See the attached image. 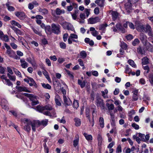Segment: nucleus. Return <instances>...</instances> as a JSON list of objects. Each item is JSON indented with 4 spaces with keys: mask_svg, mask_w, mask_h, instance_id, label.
<instances>
[{
    "mask_svg": "<svg viewBox=\"0 0 153 153\" xmlns=\"http://www.w3.org/2000/svg\"><path fill=\"white\" fill-rule=\"evenodd\" d=\"M48 120L45 119L41 121L39 120L31 121L27 118H24L22 120V122L24 124V129L29 132L31 129L30 126L32 127V129L33 131H35L36 127H38L40 125L43 126H46L48 123Z\"/></svg>",
    "mask_w": 153,
    "mask_h": 153,
    "instance_id": "nucleus-1",
    "label": "nucleus"
},
{
    "mask_svg": "<svg viewBox=\"0 0 153 153\" xmlns=\"http://www.w3.org/2000/svg\"><path fill=\"white\" fill-rule=\"evenodd\" d=\"M36 109L38 111L43 113L44 114L51 116H52L51 112L47 111H51L53 110L52 106L51 105H48L45 106H41L40 105H37L36 107Z\"/></svg>",
    "mask_w": 153,
    "mask_h": 153,
    "instance_id": "nucleus-2",
    "label": "nucleus"
},
{
    "mask_svg": "<svg viewBox=\"0 0 153 153\" xmlns=\"http://www.w3.org/2000/svg\"><path fill=\"white\" fill-rule=\"evenodd\" d=\"M25 96L28 97L30 100L32 102L31 104L32 105H35L39 103V102L37 99L36 96L32 94L27 93H24Z\"/></svg>",
    "mask_w": 153,
    "mask_h": 153,
    "instance_id": "nucleus-3",
    "label": "nucleus"
},
{
    "mask_svg": "<svg viewBox=\"0 0 153 153\" xmlns=\"http://www.w3.org/2000/svg\"><path fill=\"white\" fill-rule=\"evenodd\" d=\"M95 104L97 107H99L101 110H103L105 108L103 100L98 96L96 97Z\"/></svg>",
    "mask_w": 153,
    "mask_h": 153,
    "instance_id": "nucleus-4",
    "label": "nucleus"
},
{
    "mask_svg": "<svg viewBox=\"0 0 153 153\" xmlns=\"http://www.w3.org/2000/svg\"><path fill=\"white\" fill-rule=\"evenodd\" d=\"M144 137L145 134L140 133H137L133 135L132 137L134 140H135L138 143H140L141 140H144Z\"/></svg>",
    "mask_w": 153,
    "mask_h": 153,
    "instance_id": "nucleus-5",
    "label": "nucleus"
},
{
    "mask_svg": "<svg viewBox=\"0 0 153 153\" xmlns=\"http://www.w3.org/2000/svg\"><path fill=\"white\" fill-rule=\"evenodd\" d=\"M53 32L55 34H59L60 33V26L59 25L53 23L51 25Z\"/></svg>",
    "mask_w": 153,
    "mask_h": 153,
    "instance_id": "nucleus-6",
    "label": "nucleus"
},
{
    "mask_svg": "<svg viewBox=\"0 0 153 153\" xmlns=\"http://www.w3.org/2000/svg\"><path fill=\"white\" fill-rule=\"evenodd\" d=\"M140 31L141 32H143L146 33V32L150 31L151 30H152L150 26L148 25H146V27L144 25H140Z\"/></svg>",
    "mask_w": 153,
    "mask_h": 153,
    "instance_id": "nucleus-7",
    "label": "nucleus"
},
{
    "mask_svg": "<svg viewBox=\"0 0 153 153\" xmlns=\"http://www.w3.org/2000/svg\"><path fill=\"white\" fill-rule=\"evenodd\" d=\"M100 20V19L98 17H91L88 19V24H93L99 22Z\"/></svg>",
    "mask_w": 153,
    "mask_h": 153,
    "instance_id": "nucleus-8",
    "label": "nucleus"
},
{
    "mask_svg": "<svg viewBox=\"0 0 153 153\" xmlns=\"http://www.w3.org/2000/svg\"><path fill=\"white\" fill-rule=\"evenodd\" d=\"M15 14L21 20H24L27 17L25 13L22 12H16L15 13Z\"/></svg>",
    "mask_w": 153,
    "mask_h": 153,
    "instance_id": "nucleus-9",
    "label": "nucleus"
},
{
    "mask_svg": "<svg viewBox=\"0 0 153 153\" xmlns=\"http://www.w3.org/2000/svg\"><path fill=\"white\" fill-rule=\"evenodd\" d=\"M62 25L63 27L65 29L72 30L73 29V26L67 22H64L62 23Z\"/></svg>",
    "mask_w": 153,
    "mask_h": 153,
    "instance_id": "nucleus-10",
    "label": "nucleus"
},
{
    "mask_svg": "<svg viewBox=\"0 0 153 153\" xmlns=\"http://www.w3.org/2000/svg\"><path fill=\"white\" fill-rule=\"evenodd\" d=\"M1 106L4 110H7L8 108V104L7 101L5 99H3L1 102Z\"/></svg>",
    "mask_w": 153,
    "mask_h": 153,
    "instance_id": "nucleus-11",
    "label": "nucleus"
},
{
    "mask_svg": "<svg viewBox=\"0 0 153 153\" xmlns=\"http://www.w3.org/2000/svg\"><path fill=\"white\" fill-rule=\"evenodd\" d=\"M138 89H134L133 91V94L132 96L133 101H136L138 100L139 98V96L138 95Z\"/></svg>",
    "mask_w": 153,
    "mask_h": 153,
    "instance_id": "nucleus-12",
    "label": "nucleus"
},
{
    "mask_svg": "<svg viewBox=\"0 0 153 153\" xmlns=\"http://www.w3.org/2000/svg\"><path fill=\"white\" fill-rule=\"evenodd\" d=\"M63 98L64 104L65 106L71 105L72 104V102L69 98L64 96Z\"/></svg>",
    "mask_w": 153,
    "mask_h": 153,
    "instance_id": "nucleus-13",
    "label": "nucleus"
},
{
    "mask_svg": "<svg viewBox=\"0 0 153 153\" xmlns=\"http://www.w3.org/2000/svg\"><path fill=\"white\" fill-rule=\"evenodd\" d=\"M73 38L77 39L78 38V36L77 35L74 33H71L68 39V43L69 44H71L72 43V39Z\"/></svg>",
    "mask_w": 153,
    "mask_h": 153,
    "instance_id": "nucleus-14",
    "label": "nucleus"
},
{
    "mask_svg": "<svg viewBox=\"0 0 153 153\" xmlns=\"http://www.w3.org/2000/svg\"><path fill=\"white\" fill-rule=\"evenodd\" d=\"M125 7L127 11L132 9V4L130 0H128L125 4Z\"/></svg>",
    "mask_w": 153,
    "mask_h": 153,
    "instance_id": "nucleus-15",
    "label": "nucleus"
},
{
    "mask_svg": "<svg viewBox=\"0 0 153 153\" xmlns=\"http://www.w3.org/2000/svg\"><path fill=\"white\" fill-rule=\"evenodd\" d=\"M10 5L11 2L8 1V0L7 2L5 4L8 10L10 12L14 11L15 10V8L13 6H10Z\"/></svg>",
    "mask_w": 153,
    "mask_h": 153,
    "instance_id": "nucleus-16",
    "label": "nucleus"
},
{
    "mask_svg": "<svg viewBox=\"0 0 153 153\" xmlns=\"http://www.w3.org/2000/svg\"><path fill=\"white\" fill-rule=\"evenodd\" d=\"M21 66L24 68H25L28 66V63L25 61L24 59H21L20 60Z\"/></svg>",
    "mask_w": 153,
    "mask_h": 153,
    "instance_id": "nucleus-17",
    "label": "nucleus"
},
{
    "mask_svg": "<svg viewBox=\"0 0 153 153\" xmlns=\"http://www.w3.org/2000/svg\"><path fill=\"white\" fill-rule=\"evenodd\" d=\"M10 27L14 31L17 35H22L23 33L19 29L13 26H11Z\"/></svg>",
    "mask_w": 153,
    "mask_h": 153,
    "instance_id": "nucleus-18",
    "label": "nucleus"
},
{
    "mask_svg": "<svg viewBox=\"0 0 153 153\" xmlns=\"http://www.w3.org/2000/svg\"><path fill=\"white\" fill-rule=\"evenodd\" d=\"M146 49L149 51L153 52V45L148 42H146Z\"/></svg>",
    "mask_w": 153,
    "mask_h": 153,
    "instance_id": "nucleus-19",
    "label": "nucleus"
},
{
    "mask_svg": "<svg viewBox=\"0 0 153 153\" xmlns=\"http://www.w3.org/2000/svg\"><path fill=\"white\" fill-rule=\"evenodd\" d=\"M95 2L100 7H103L105 4V0H96Z\"/></svg>",
    "mask_w": 153,
    "mask_h": 153,
    "instance_id": "nucleus-20",
    "label": "nucleus"
},
{
    "mask_svg": "<svg viewBox=\"0 0 153 153\" xmlns=\"http://www.w3.org/2000/svg\"><path fill=\"white\" fill-rule=\"evenodd\" d=\"M116 26L117 29L121 31L122 33H124L125 32V29L122 27V25L120 23L117 24Z\"/></svg>",
    "mask_w": 153,
    "mask_h": 153,
    "instance_id": "nucleus-21",
    "label": "nucleus"
},
{
    "mask_svg": "<svg viewBox=\"0 0 153 153\" xmlns=\"http://www.w3.org/2000/svg\"><path fill=\"white\" fill-rule=\"evenodd\" d=\"M16 88L19 91H25L26 92H30L27 88L25 87L16 86Z\"/></svg>",
    "mask_w": 153,
    "mask_h": 153,
    "instance_id": "nucleus-22",
    "label": "nucleus"
},
{
    "mask_svg": "<svg viewBox=\"0 0 153 153\" xmlns=\"http://www.w3.org/2000/svg\"><path fill=\"white\" fill-rule=\"evenodd\" d=\"M140 39L143 43L146 42L147 41V37L143 33H141L140 37Z\"/></svg>",
    "mask_w": 153,
    "mask_h": 153,
    "instance_id": "nucleus-23",
    "label": "nucleus"
},
{
    "mask_svg": "<svg viewBox=\"0 0 153 153\" xmlns=\"http://www.w3.org/2000/svg\"><path fill=\"white\" fill-rule=\"evenodd\" d=\"M60 98L59 96L58 95H56L55 98V100L56 104L59 106H60L61 105V104L60 102Z\"/></svg>",
    "mask_w": 153,
    "mask_h": 153,
    "instance_id": "nucleus-24",
    "label": "nucleus"
},
{
    "mask_svg": "<svg viewBox=\"0 0 153 153\" xmlns=\"http://www.w3.org/2000/svg\"><path fill=\"white\" fill-rule=\"evenodd\" d=\"M78 84L80 85V87L82 88L85 86L86 82L85 80L82 81V80L80 79L78 80Z\"/></svg>",
    "mask_w": 153,
    "mask_h": 153,
    "instance_id": "nucleus-25",
    "label": "nucleus"
},
{
    "mask_svg": "<svg viewBox=\"0 0 153 153\" xmlns=\"http://www.w3.org/2000/svg\"><path fill=\"white\" fill-rule=\"evenodd\" d=\"M29 85L31 86H33L36 88L37 87V84L35 82L33 79L31 78H29Z\"/></svg>",
    "mask_w": 153,
    "mask_h": 153,
    "instance_id": "nucleus-26",
    "label": "nucleus"
},
{
    "mask_svg": "<svg viewBox=\"0 0 153 153\" xmlns=\"http://www.w3.org/2000/svg\"><path fill=\"white\" fill-rule=\"evenodd\" d=\"M79 141V137L78 135H76L75 140L73 141V145L76 147L78 144Z\"/></svg>",
    "mask_w": 153,
    "mask_h": 153,
    "instance_id": "nucleus-27",
    "label": "nucleus"
},
{
    "mask_svg": "<svg viewBox=\"0 0 153 153\" xmlns=\"http://www.w3.org/2000/svg\"><path fill=\"white\" fill-rule=\"evenodd\" d=\"M15 53V52L12 50H7L6 53L10 57H12Z\"/></svg>",
    "mask_w": 153,
    "mask_h": 153,
    "instance_id": "nucleus-28",
    "label": "nucleus"
},
{
    "mask_svg": "<svg viewBox=\"0 0 153 153\" xmlns=\"http://www.w3.org/2000/svg\"><path fill=\"white\" fill-rule=\"evenodd\" d=\"M83 134L84 136L85 137V139L88 141H89L92 140V136L91 135L85 133H83Z\"/></svg>",
    "mask_w": 153,
    "mask_h": 153,
    "instance_id": "nucleus-29",
    "label": "nucleus"
},
{
    "mask_svg": "<svg viewBox=\"0 0 153 153\" xmlns=\"http://www.w3.org/2000/svg\"><path fill=\"white\" fill-rule=\"evenodd\" d=\"M99 123L100 127L103 128L104 126V120L102 117H100L99 119Z\"/></svg>",
    "mask_w": 153,
    "mask_h": 153,
    "instance_id": "nucleus-30",
    "label": "nucleus"
},
{
    "mask_svg": "<svg viewBox=\"0 0 153 153\" xmlns=\"http://www.w3.org/2000/svg\"><path fill=\"white\" fill-rule=\"evenodd\" d=\"M74 121L75 122V125L76 126H79L81 125V122L80 119L75 118L74 119Z\"/></svg>",
    "mask_w": 153,
    "mask_h": 153,
    "instance_id": "nucleus-31",
    "label": "nucleus"
},
{
    "mask_svg": "<svg viewBox=\"0 0 153 153\" xmlns=\"http://www.w3.org/2000/svg\"><path fill=\"white\" fill-rule=\"evenodd\" d=\"M111 14L113 20L114 21L115 20L118 16V13L115 11H112Z\"/></svg>",
    "mask_w": 153,
    "mask_h": 153,
    "instance_id": "nucleus-32",
    "label": "nucleus"
},
{
    "mask_svg": "<svg viewBox=\"0 0 153 153\" xmlns=\"http://www.w3.org/2000/svg\"><path fill=\"white\" fill-rule=\"evenodd\" d=\"M39 11L42 13V15H45L48 13V10L46 9L40 8L39 10Z\"/></svg>",
    "mask_w": 153,
    "mask_h": 153,
    "instance_id": "nucleus-33",
    "label": "nucleus"
},
{
    "mask_svg": "<svg viewBox=\"0 0 153 153\" xmlns=\"http://www.w3.org/2000/svg\"><path fill=\"white\" fill-rule=\"evenodd\" d=\"M106 105L109 111L113 110L114 108V105L113 104H109L108 103H106Z\"/></svg>",
    "mask_w": 153,
    "mask_h": 153,
    "instance_id": "nucleus-34",
    "label": "nucleus"
},
{
    "mask_svg": "<svg viewBox=\"0 0 153 153\" xmlns=\"http://www.w3.org/2000/svg\"><path fill=\"white\" fill-rule=\"evenodd\" d=\"M31 28L33 30L34 32L36 34L41 36H42V34L37 29H36L33 27H31Z\"/></svg>",
    "mask_w": 153,
    "mask_h": 153,
    "instance_id": "nucleus-35",
    "label": "nucleus"
},
{
    "mask_svg": "<svg viewBox=\"0 0 153 153\" xmlns=\"http://www.w3.org/2000/svg\"><path fill=\"white\" fill-rule=\"evenodd\" d=\"M142 64L143 65H146L149 63V59L146 57H144L142 59Z\"/></svg>",
    "mask_w": 153,
    "mask_h": 153,
    "instance_id": "nucleus-36",
    "label": "nucleus"
},
{
    "mask_svg": "<svg viewBox=\"0 0 153 153\" xmlns=\"http://www.w3.org/2000/svg\"><path fill=\"white\" fill-rule=\"evenodd\" d=\"M1 39L2 41L5 42H8L9 41V39L8 36L7 35H4L2 36V37Z\"/></svg>",
    "mask_w": 153,
    "mask_h": 153,
    "instance_id": "nucleus-37",
    "label": "nucleus"
},
{
    "mask_svg": "<svg viewBox=\"0 0 153 153\" xmlns=\"http://www.w3.org/2000/svg\"><path fill=\"white\" fill-rule=\"evenodd\" d=\"M11 23L12 25H14L19 28H21L22 26L19 23L16 22V21L13 20L11 21Z\"/></svg>",
    "mask_w": 153,
    "mask_h": 153,
    "instance_id": "nucleus-38",
    "label": "nucleus"
},
{
    "mask_svg": "<svg viewBox=\"0 0 153 153\" xmlns=\"http://www.w3.org/2000/svg\"><path fill=\"white\" fill-rule=\"evenodd\" d=\"M128 62L129 64L133 67L135 68L136 67V65L135 64L134 62L132 60L129 59L128 61Z\"/></svg>",
    "mask_w": 153,
    "mask_h": 153,
    "instance_id": "nucleus-39",
    "label": "nucleus"
},
{
    "mask_svg": "<svg viewBox=\"0 0 153 153\" xmlns=\"http://www.w3.org/2000/svg\"><path fill=\"white\" fill-rule=\"evenodd\" d=\"M140 41L138 39H135L132 42V44L134 46H136L138 45Z\"/></svg>",
    "mask_w": 153,
    "mask_h": 153,
    "instance_id": "nucleus-40",
    "label": "nucleus"
},
{
    "mask_svg": "<svg viewBox=\"0 0 153 153\" xmlns=\"http://www.w3.org/2000/svg\"><path fill=\"white\" fill-rule=\"evenodd\" d=\"M80 55L81 56V57L82 59H85V58L87 55L85 51H82L80 52Z\"/></svg>",
    "mask_w": 153,
    "mask_h": 153,
    "instance_id": "nucleus-41",
    "label": "nucleus"
},
{
    "mask_svg": "<svg viewBox=\"0 0 153 153\" xmlns=\"http://www.w3.org/2000/svg\"><path fill=\"white\" fill-rule=\"evenodd\" d=\"M86 116L88 118L90 122H91V119L90 117V110L89 109L86 110Z\"/></svg>",
    "mask_w": 153,
    "mask_h": 153,
    "instance_id": "nucleus-42",
    "label": "nucleus"
},
{
    "mask_svg": "<svg viewBox=\"0 0 153 153\" xmlns=\"http://www.w3.org/2000/svg\"><path fill=\"white\" fill-rule=\"evenodd\" d=\"M42 86L44 88L50 89L51 88V86L48 84H45L43 83L42 84Z\"/></svg>",
    "mask_w": 153,
    "mask_h": 153,
    "instance_id": "nucleus-43",
    "label": "nucleus"
},
{
    "mask_svg": "<svg viewBox=\"0 0 153 153\" xmlns=\"http://www.w3.org/2000/svg\"><path fill=\"white\" fill-rule=\"evenodd\" d=\"M131 71V70L129 68V66L128 65H126L125 68V72L126 73H128L130 74Z\"/></svg>",
    "mask_w": 153,
    "mask_h": 153,
    "instance_id": "nucleus-44",
    "label": "nucleus"
},
{
    "mask_svg": "<svg viewBox=\"0 0 153 153\" xmlns=\"http://www.w3.org/2000/svg\"><path fill=\"white\" fill-rule=\"evenodd\" d=\"M79 106V104L78 101L77 100H74V103L73 105V107L77 108Z\"/></svg>",
    "mask_w": 153,
    "mask_h": 153,
    "instance_id": "nucleus-45",
    "label": "nucleus"
},
{
    "mask_svg": "<svg viewBox=\"0 0 153 153\" xmlns=\"http://www.w3.org/2000/svg\"><path fill=\"white\" fill-rule=\"evenodd\" d=\"M108 25L106 24L101 25L100 26L99 29L100 30H103Z\"/></svg>",
    "mask_w": 153,
    "mask_h": 153,
    "instance_id": "nucleus-46",
    "label": "nucleus"
},
{
    "mask_svg": "<svg viewBox=\"0 0 153 153\" xmlns=\"http://www.w3.org/2000/svg\"><path fill=\"white\" fill-rule=\"evenodd\" d=\"M60 48L62 49L66 48V45L65 43L63 42H61L59 43Z\"/></svg>",
    "mask_w": 153,
    "mask_h": 153,
    "instance_id": "nucleus-47",
    "label": "nucleus"
},
{
    "mask_svg": "<svg viewBox=\"0 0 153 153\" xmlns=\"http://www.w3.org/2000/svg\"><path fill=\"white\" fill-rule=\"evenodd\" d=\"M149 80L152 85H153V75L150 74L149 76Z\"/></svg>",
    "mask_w": 153,
    "mask_h": 153,
    "instance_id": "nucleus-48",
    "label": "nucleus"
},
{
    "mask_svg": "<svg viewBox=\"0 0 153 153\" xmlns=\"http://www.w3.org/2000/svg\"><path fill=\"white\" fill-rule=\"evenodd\" d=\"M97 139L98 141V144H101L102 142V139L101 136L100 135L98 134L97 137Z\"/></svg>",
    "mask_w": 153,
    "mask_h": 153,
    "instance_id": "nucleus-49",
    "label": "nucleus"
},
{
    "mask_svg": "<svg viewBox=\"0 0 153 153\" xmlns=\"http://www.w3.org/2000/svg\"><path fill=\"white\" fill-rule=\"evenodd\" d=\"M131 126L136 130L138 129L139 128V125L135 123H132L131 124Z\"/></svg>",
    "mask_w": 153,
    "mask_h": 153,
    "instance_id": "nucleus-50",
    "label": "nucleus"
},
{
    "mask_svg": "<svg viewBox=\"0 0 153 153\" xmlns=\"http://www.w3.org/2000/svg\"><path fill=\"white\" fill-rule=\"evenodd\" d=\"M18 40L20 42H21L22 43V45L25 46V45L24 43L23 42V41H25L24 39L21 36H18Z\"/></svg>",
    "mask_w": 153,
    "mask_h": 153,
    "instance_id": "nucleus-51",
    "label": "nucleus"
},
{
    "mask_svg": "<svg viewBox=\"0 0 153 153\" xmlns=\"http://www.w3.org/2000/svg\"><path fill=\"white\" fill-rule=\"evenodd\" d=\"M122 43L121 45V47L122 49H126L127 47V45L124 42Z\"/></svg>",
    "mask_w": 153,
    "mask_h": 153,
    "instance_id": "nucleus-52",
    "label": "nucleus"
},
{
    "mask_svg": "<svg viewBox=\"0 0 153 153\" xmlns=\"http://www.w3.org/2000/svg\"><path fill=\"white\" fill-rule=\"evenodd\" d=\"M5 82L7 83V85L9 86H11L12 87L13 86V84L9 79H6Z\"/></svg>",
    "mask_w": 153,
    "mask_h": 153,
    "instance_id": "nucleus-53",
    "label": "nucleus"
},
{
    "mask_svg": "<svg viewBox=\"0 0 153 153\" xmlns=\"http://www.w3.org/2000/svg\"><path fill=\"white\" fill-rule=\"evenodd\" d=\"M137 52L138 53H140L141 54H143L144 53V52L142 50L141 47L139 46L137 48Z\"/></svg>",
    "mask_w": 153,
    "mask_h": 153,
    "instance_id": "nucleus-54",
    "label": "nucleus"
},
{
    "mask_svg": "<svg viewBox=\"0 0 153 153\" xmlns=\"http://www.w3.org/2000/svg\"><path fill=\"white\" fill-rule=\"evenodd\" d=\"M14 72L15 74L17 76H18L19 77H22L21 73L17 69H15L14 70Z\"/></svg>",
    "mask_w": 153,
    "mask_h": 153,
    "instance_id": "nucleus-55",
    "label": "nucleus"
},
{
    "mask_svg": "<svg viewBox=\"0 0 153 153\" xmlns=\"http://www.w3.org/2000/svg\"><path fill=\"white\" fill-rule=\"evenodd\" d=\"M65 70L67 74L68 75L70 78L73 79L74 78V76L71 73V72L67 70L66 69H65Z\"/></svg>",
    "mask_w": 153,
    "mask_h": 153,
    "instance_id": "nucleus-56",
    "label": "nucleus"
},
{
    "mask_svg": "<svg viewBox=\"0 0 153 153\" xmlns=\"http://www.w3.org/2000/svg\"><path fill=\"white\" fill-rule=\"evenodd\" d=\"M62 11L59 8H57L56 9V13L57 15H60L62 13Z\"/></svg>",
    "mask_w": 153,
    "mask_h": 153,
    "instance_id": "nucleus-57",
    "label": "nucleus"
},
{
    "mask_svg": "<svg viewBox=\"0 0 153 153\" xmlns=\"http://www.w3.org/2000/svg\"><path fill=\"white\" fill-rule=\"evenodd\" d=\"M43 146L45 149V151L46 152V153H48L49 149L48 147H47L45 143L43 144Z\"/></svg>",
    "mask_w": 153,
    "mask_h": 153,
    "instance_id": "nucleus-58",
    "label": "nucleus"
},
{
    "mask_svg": "<svg viewBox=\"0 0 153 153\" xmlns=\"http://www.w3.org/2000/svg\"><path fill=\"white\" fill-rule=\"evenodd\" d=\"M78 61L79 63V65L81 66H84V64L82 60L81 59H79L78 60Z\"/></svg>",
    "mask_w": 153,
    "mask_h": 153,
    "instance_id": "nucleus-59",
    "label": "nucleus"
},
{
    "mask_svg": "<svg viewBox=\"0 0 153 153\" xmlns=\"http://www.w3.org/2000/svg\"><path fill=\"white\" fill-rule=\"evenodd\" d=\"M94 12L95 14H98L99 13V8L98 7L95 8L94 10Z\"/></svg>",
    "mask_w": 153,
    "mask_h": 153,
    "instance_id": "nucleus-60",
    "label": "nucleus"
},
{
    "mask_svg": "<svg viewBox=\"0 0 153 153\" xmlns=\"http://www.w3.org/2000/svg\"><path fill=\"white\" fill-rule=\"evenodd\" d=\"M79 17L81 19H85V14L83 13L80 14Z\"/></svg>",
    "mask_w": 153,
    "mask_h": 153,
    "instance_id": "nucleus-61",
    "label": "nucleus"
},
{
    "mask_svg": "<svg viewBox=\"0 0 153 153\" xmlns=\"http://www.w3.org/2000/svg\"><path fill=\"white\" fill-rule=\"evenodd\" d=\"M49 58L51 60H53V61H55L57 60V58L55 55L50 56Z\"/></svg>",
    "mask_w": 153,
    "mask_h": 153,
    "instance_id": "nucleus-62",
    "label": "nucleus"
},
{
    "mask_svg": "<svg viewBox=\"0 0 153 153\" xmlns=\"http://www.w3.org/2000/svg\"><path fill=\"white\" fill-rule=\"evenodd\" d=\"M126 38L128 40H131L133 38V37L131 35L129 34L126 36Z\"/></svg>",
    "mask_w": 153,
    "mask_h": 153,
    "instance_id": "nucleus-63",
    "label": "nucleus"
},
{
    "mask_svg": "<svg viewBox=\"0 0 153 153\" xmlns=\"http://www.w3.org/2000/svg\"><path fill=\"white\" fill-rule=\"evenodd\" d=\"M139 82L142 85H144L146 83L145 79L143 78H141L139 80Z\"/></svg>",
    "mask_w": 153,
    "mask_h": 153,
    "instance_id": "nucleus-64",
    "label": "nucleus"
}]
</instances>
